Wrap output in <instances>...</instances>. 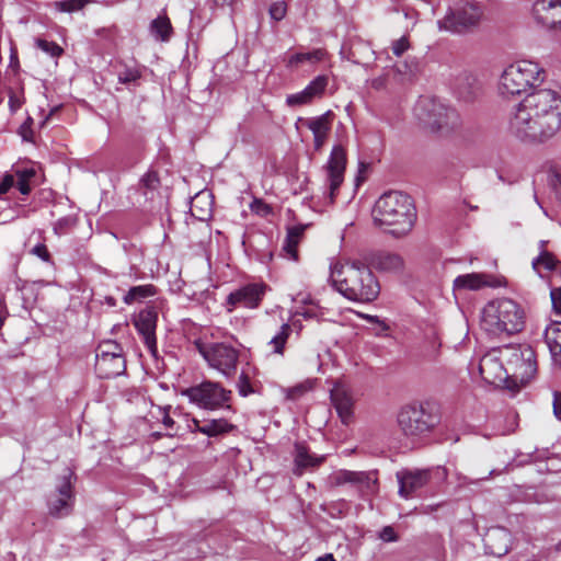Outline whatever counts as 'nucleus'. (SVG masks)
Segmentation results:
<instances>
[{
  "label": "nucleus",
  "instance_id": "nucleus-1",
  "mask_svg": "<svg viewBox=\"0 0 561 561\" xmlns=\"http://www.w3.org/2000/svg\"><path fill=\"white\" fill-rule=\"evenodd\" d=\"M561 130V96L551 89L527 94L510 112L507 131L527 145H541Z\"/></svg>",
  "mask_w": 561,
  "mask_h": 561
},
{
  "label": "nucleus",
  "instance_id": "nucleus-2",
  "mask_svg": "<svg viewBox=\"0 0 561 561\" xmlns=\"http://www.w3.org/2000/svg\"><path fill=\"white\" fill-rule=\"evenodd\" d=\"M328 282L344 297L357 302H371L380 293L376 276L360 262H331Z\"/></svg>",
  "mask_w": 561,
  "mask_h": 561
},
{
  "label": "nucleus",
  "instance_id": "nucleus-3",
  "mask_svg": "<svg viewBox=\"0 0 561 561\" xmlns=\"http://www.w3.org/2000/svg\"><path fill=\"white\" fill-rule=\"evenodd\" d=\"M373 219L377 226L401 237L409 233L416 220V209L412 198L399 191L382 194L373 208Z\"/></svg>",
  "mask_w": 561,
  "mask_h": 561
},
{
  "label": "nucleus",
  "instance_id": "nucleus-4",
  "mask_svg": "<svg viewBox=\"0 0 561 561\" xmlns=\"http://www.w3.org/2000/svg\"><path fill=\"white\" fill-rule=\"evenodd\" d=\"M525 325V311L513 299L489 301L481 311L480 327L490 335L514 334Z\"/></svg>",
  "mask_w": 561,
  "mask_h": 561
},
{
  "label": "nucleus",
  "instance_id": "nucleus-5",
  "mask_svg": "<svg viewBox=\"0 0 561 561\" xmlns=\"http://www.w3.org/2000/svg\"><path fill=\"white\" fill-rule=\"evenodd\" d=\"M545 79L543 69L531 60H517L508 65L502 72L497 90L504 98L525 93L539 85Z\"/></svg>",
  "mask_w": 561,
  "mask_h": 561
},
{
  "label": "nucleus",
  "instance_id": "nucleus-6",
  "mask_svg": "<svg viewBox=\"0 0 561 561\" xmlns=\"http://www.w3.org/2000/svg\"><path fill=\"white\" fill-rule=\"evenodd\" d=\"M485 0H458L446 15L437 21L440 31L466 34L479 27L485 18Z\"/></svg>",
  "mask_w": 561,
  "mask_h": 561
},
{
  "label": "nucleus",
  "instance_id": "nucleus-7",
  "mask_svg": "<svg viewBox=\"0 0 561 561\" xmlns=\"http://www.w3.org/2000/svg\"><path fill=\"white\" fill-rule=\"evenodd\" d=\"M439 419L428 403L413 402L403 405L397 415L401 433L409 438L422 437L431 433Z\"/></svg>",
  "mask_w": 561,
  "mask_h": 561
},
{
  "label": "nucleus",
  "instance_id": "nucleus-8",
  "mask_svg": "<svg viewBox=\"0 0 561 561\" xmlns=\"http://www.w3.org/2000/svg\"><path fill=\"white\" fill-rule=\"evenodd\" d=\"M508 369L510 389L517 391L526 386L537 371L535 353L530 347H504Z\"/></svg>",
  "mask_w": 561,
  "mask_h": 561
},
{
  "label": "nucleus",
  "instance_id": "nucleus-9",
  "mask_svg": "<svg viewBox=\"0 0 561 561\" xmlns=\"http://www.w3.org/2000/svg\"><path fill=\"white\" fill-rule=\"evenodd\" d=\"M208 366L230 379L237 374L240 351L226 342L195 343Z\"/></svg>",
  "mask_w": 561,
  "mask_h": 561
},
{
  "label": "nucleus",
  "instance_id": "nucleus-10",
  "mask_svg": "<svg viewBox=\"0 0 561 561\" xmlns=\"http://www.w3.org/2000/svg\"><path fill=\"white\" fill-rule=\"evenodd\" d=\"M415 117L433 129L454 128L460 122L459 114L436 100L422 98L414 106Z\"/></svg>",
  "mask_w": 561,
  "mask_h": 561
},
{
  "label": "nucleus",
  "instance_id": "nucleus-11",
  "mask_svg": "<svg viewBox=\"0 0 561 561\" xmlns=\"http://www.w3.org/2000/svg\"><path fill=\"white\" fill-rule=\"evenodd\" d=\"M231 391L225 389L219 382L205 380L198 385L182 390V396L204 410H218L230 400Z\"/></svg>",
  "mask_w": 561,
  "mask_h": 561
},
{
  "label": "nucleus",
  "instance_id": "nucleus-12",
  "mask_svg": "<svg viewBox=\"0 0 561 561\" xmlns=\"http://www.w3.org/2000/svg\"><path fill=\"white\" fill-rule=\"evenodd\" d=\"M126 360L118 343L107 342L99 347L95 358V371L100 378L110 379L124 374Z\"/></svg>",
  "mask_w": 561,
  "mask_h": 561
},
{
  "label": "nucleus",
  "instance_id": "nucleus-13",
  "mask_svg": "<svg viewBox=\"0 0 561 561\" xmlns=\"http://www.w3.org/2000/svg\"><path fill=\"white\" fill-rule=\"evenodd\" d=\"M268 290V286L263 282L249 283L232 290L225 300L227 312H232L237 308L256 309Z\"/></svg>",
  "mask_w": 561,
  "mask_h": 561
},
{
  "label": "nucleus",
  "instance_id": "nucleus-14",
  "mask_svg": "<svg viewBox=\"0 0 561 561\" xmlns=\"http://www.w3.org/2000/svg\"><path fill=\"white\" fill-rule=\"evenodd\" d=\"M503 352L504 347L492 350L483 355L479 363V373L482 379L490 385H503L506 388H511L508 385L507 365H504L506 357L503 355Z\"/></svg>",
  "mask_w": 561,
  "mask_h": 561
},
{
  "label": "nucleus",
  "instance_id": "nucleus-15",
  "mask_svg": "<svg viewBox=\"0 0 561 561\" xmlns=\"http://www.w3.org/2000/svg\"><path fill=\"white\" fill-rule=\"evenodd\" d=\"M346 167V152L341 145L333 147L329 161L324 165L325 186L328 188V197L333 203L335 194L344 180V171Z\"/></svg>",
  "mask_w": 561,
  "mask_h": 561
},
{
  "label": "nucleus",
  "instance_id": "nucleus-16",
  "mask_svg": "<svg viewBox=\"0 0 561 561\" xmlns=\"http://www.w3.org/2000/svg\"><path fill=\"white\" fill-rule=\"evenodd\" d=\"M157 321L158 313L151 308L139 311L134 318V325L152 356H157L158 354L156 337Z\"/></svg>",
  "mask_w": 561,
  "mask_h": 561
},
{
  "label": "nucleus",
  "instance_id": "nucleus-17",
  "mask_svg": "<svg viewBox=\"0 0 561 561\" xmlns=\"http://www.w3.org/2000/svg\"><path fill=\"white\" fill-rule=\"evenodd\" d=\"M531 15L542 26L561 30V0H535Z\"/></svg>",
  "mask_w": 561,
  "mask_h": 561
},
{
  "label": "nucleus",
  "instance_id": "nucleus-18",
  "mask_svg": "<svg viewBox=\"0 0 561 561\" xmlns=\"http://www.w3.org/2000/svg\"><path fill=\"white\" fill-rule=\"evenodd\" d=\"M72 485L70 476H65L57 486V494L48 500V512L54 517H64L72 511Z\"/></svg>",
  "mask_w": 561,
  "mask_h": 561
},
{
  "label": "nucleus",
  "instance_id": "nucleus-19",
  "mask_svg": "<svg viewBox=\"0 0 561 561\" xmlns=\"http://www.w3.org/2000/svg\"><path fill=\"white\" fill-rule=\"evenodd\" d=\"M399 482V494L404 499L411 497L417 490L422 489L430 481L427 470H404L397 473Z\"/></svg>",
  "mask_w": 561,
  "mask_h": 561
},
{
  "label": "nucleus",
  "instance_id": "nucleus-20",
  "mask_svg": "<svg viewBox=\"0 0 561 561\" xmlns=\"http://www.w3.org/2000/svg\"><path fill=\"white\" fill-rule=\"evenodd\" d=\"M497 277L485 274V273H469L459 275L454 279V290H479L484 287H497L500 286Z\"/></svg>",
  "mask_w": 561,
  "mask_h": 561
},
{
  "label": "nucleus",
  "instance_id": "nucleus-21",
  "mask_svg": "<svg viewBox=\"0 0 561 561\" xmlns=\"http://www.w3.org/2000/svg\"><path fill=\"white\" fill-rule=\"evenodd\" d=\"M346 482L359 484L364 486L367 491L373 492L375 490L377 478L375 473L346 470L335 471L329 477V483L331 485H339Z\"/></svg>",
  "mask_w": 561,
  "mask_h": 561
},
{
  "label": "nucleus",
  "instance_id": "nucleus-22",
  "mask_svg": "<svg viewBox=\"0 0 561 561\" xmlns=\"http://www.w3.org/2000/svg\"><path fill=\"white\" fill-rule=\"evenodd\" d=\"M330 398L340 419L344 424H347L353 413V400L345 385L335 382L330 389Z\"/></svg>",
  "mask_w": 561,
  "mask_h": 561
},
{
  "label": "nucleus",
  "instance_id": "nucleus-23",
  "mask_svg": "<svg viewBox=\"0 0 561 561\" xmlns=\"http://www.w3.org/2000/svg\"><path fill=\"white\" fill-rule=\"evenodd\" d=\"M455 92L460 101L471 103L479 98L481 84L474 75L465 72L457 78Z\"/></svg>",
  "mask_w": 561,
  "mask_h": 561
},
{
  "label": "nucleus",
  "instance_id": "nucleus-24",
  "mask_svg": "<svg viewBox=\"0 0 561 561\" xmlns=\"http://www.w3.org/2000/svg\"><path fill=\"white\" fill-rule=\"evenodd\" d=\"M510 534L504 528L491 529L484 537V546L489 553L502 557L508 552Z\"/></svg>",
  "mask_w": 561,
  "mask_h": 561
},
{
  "label": "nucleus",
  "instance_id": "nucleus-25",
  "mask_svg": "<svg viewBox=\"0 0 561 561\" xmlns=\"http://www.w3.org/2000/svg\"><path fill=\"white\" fill-rule=\"evenodd\" d=\"M213 202L210 194L207 192H201L196 194L191 201V214L198 220H207L211 216Z\"/></svg>",
  "mask_w": 561,
  "mask_h": 561
},
{
  "label": "nucleus",
  "instance_id": "nucleus-26",
  "mask_svg": "<svg viewBox=\"0 0 561 561\" xmlns=\"http://www.w3.org/2000/svg\"><path fill=\"white\" fill-rule=\"evenodd\" d=\"M305 227L295 226L288 229L282 251L284 255L293 261L298 260L297 245L300 242Z\"/></svg>",
  "mask_w": 561,
  "mask_h": 561
},
{
  "label": "nucleus",
  "instance_id": "nucleus-27",
  "mask_svg": "<svg viewBox=\"0 0 561 561\" xmlns=\"http://www.w3.org/2000/svg\"><path fill=\"white\" fill-rule=\"evenodd\" d=\"M149 30L151 35L160 42H169L173 34L171 21L167 15H158L153 19Z\"/></svg>",
  "mask_w": 561,
  "mask_h": 561
},
{
  "label": "nucleus",
  "instance_id": "nucleus-28",
  "mask_svg": "<svg viewBox=\"0 0 561 561\" xmlns=\"http://www.w3.org/2000/svg\"><path fill=\"white\" fill-rule=\"evenodd\" d=\"M375 266L383 272L396 273L403 268V260L396 253H379L374 260Z\"/></svg>",
  "mask_w": 561,
  "mask_h": 561
},
{
  "label": "nucleus",
  "instance_id": "nucleus-29",
  "mask_svg": "<svg viewBox=\"0 0 561 561\" xmlns=\"http://www.w3.org/2000/svg\"><path fill=\"white\" fill-rule=\"evenodd\" d=\"M545 340L552 357L561 358V321L551 323L545 332Z\"/></svg>",
  "mask_w": 561,
  "mask_h": 561
},
{
  "label": "nucleus",
  "instance_id": "nucleus-30",
  "mask_svg": "<svg viewBox=\"0 0 561 561\" xmlns=\"http://www.w3.org/2000/svg\"><path fill=\"white\" fill-rule=\"evenodd\" d=\"M546 242H540L541 252L537 259L533 261V267L534 270L542 275V272H551L557 268L559 265V261L556 259V256L545 250Z\"/></svg>",
  "mask_w": 561,
  "mask_h": 561
},
{
  "label": "nucleus",
  "instance_id": "nucleus-31",
  "mask_svg": "<svg viewBox=\"0 0 561 561\" xmlns=\"http://www.w3.org/2000/svg\"><path fill=\"white\" fill-rule=\"evenodd\" d=\"M291 327L288 323H283L279 330L275 333L274 336L268 341L267 346L271 347V353L276 355H283L285 351V345L287 343L288 337L291 334Z\"/></svg>",
  "mask_w": 561,
  "mask_h": 561
},
{
  "label": "nucleus",
  "instance_id": "nucleus-32",
  "mask_svg": "<svg viewBox=\"0 0 561 561\" xmlns=\"http://www.w3.org/2000/svg\"><path fill=\"white\" fill-rule=\"evenodd\" d=\"M314 466V459L308 454L307 447L297 443L295 445V473L302 474L304 470Z\"/></svg>",
  "mask_w": 561,
  "mask_h": 561
},
{
  "label": "nucleus",
  "instance_id": "nucleus-33",
  "mask_svg": "<svg viewBox=\"0 0 561 561\" xmlns=\"http://www.w3.org/2000/svg\"><path fill=\"white\" fill-rule=\"evenodd\" d=\"M157 294V289L151 284L146 285H139L131 287L126 295L124 296L123 300L127 305H131L135 301H140L141 299L152 297Z\"/></svg>",
  "mask_w": 561,
  "mask_h": 561
},
{
  "label": "nucleus",
  "instance_id": "nucleus-34",
  "mask_svg": "<svg viewBox=\"0 0 561 561\" xmlns=\"http://www.w3.org/2000/svg\"><path fill=\"white\" fill-rule=\"evenodd\" d=\"M316 95V79L311 80L305 90L289 94L286 99V102L289 106H298L311 103L313 96Z\"/></svg>",
  "mask_w": 561,
  "mask_h": 561
},
{
  "label": "nucleus",
  "instance_id": "nucleus-35",
  "mask_svg": "<svg viewBox=\"0 0 561 561\" xmlns=\"http://www.w3.org/2000/svg\"><path fill=\"white\" fill-rule=\"evenodd\" d=\"M232 426L224 419L207 421L202 427H198V432L209 437L217 436L222 433H227Z\"/></svg>",
  "mask_w": 561,
  "mask_h": 561
},
{
  "label": "nucleus",
  "instance_id": "nucleus-36",
  "mask_svg": "<svg viewBox=\"0 0 561 561\" xmlns=\"http://www.w3.org/2000/svg\"><path fill=\"white\" fill-rule=\"evenodd\" d=\"M251 367L242 368L237 382V389L241 397H248L255 392L252 383Z\"/></svg>",
  "mask_w": 561,
  "mask_h": 561
},
{
  "label": "nucleus",
  "instance_id": "nucleus-37",
  "mask_svg": "<svg viewBox=\"0 0 561 561\" xmlns=\"http://www.w3.org/2000/svg\"><path fill=\"white\" fill-rule=\"evenodd\" d=\"M15 185L21 194L27 195L31 192L30 180L35 176L33 169H23L15 172Z\"/></svg>",
  "mask_w": 561,
  "mask_h": 561
},
{
  "label": "nucleus",
  "instance_id": "nucleus-38",
  "mask_svg": "<svg viewBox=\"0 0 561 561\" xmlns=\"http://www.w3.org/2000/svg\"><path fill=\"white\" fill-rule=\"evenodd\" d=\"M334 119V113L327 111L320 117H318V147L323 142L327 134L329 133L332 122Z\"/></svg>",
  "mask_w": 561,
  "mask_h": 561
},
{
  "label": "nucleus",
  "instance_id": "nucleus-39",
  "mask_svg": "<svg viewBox=\"0 0 561 561\" xmlns=\"http://www.w3.org/2000/svg\"><path fill=\"white\" fill-rule=\"evenodd\" d=\"M160 185V180L156 171L146 172L139 181V190L142 191L144 195L148 192L156 191Z\"/></svg>",
  "mask_w": 561,
  "mask_h": 561
},
{
  "label": "nucleus",
  "instance_id": "nucleus-40",
  "mask_svg": "<svg viewBox=\"0 0 561 561\" xmlns=\"http://www.w3.org/2000/svg\"><path fill=\"white\" fill-rule=\"evenodd\" d=\"M313 380L307 379L304 382H300L287 390V398L290 400H297L302 397L305 393L311 391L313 389Z\"/></svg>",
  "mask_w": 561,
  "mask_h": 561
},
{
  "label": "nucleus",
  "instance_id": "nucleus-41",
  "mask_svg": "<svg viewBox=\"0 0 561 561\" xmlns=\"http://www.w3.org/2000/svg\"><path fill=\"white\" fill-rule=\"evenodd\" d=\"M297 304H309L310 307L298 308L295 312L296 316H301L304 319H312L314 317L312 300L309 295L298 294L296 297Z\"/></svg>",
  "mask_w": 561,
  "mask_h": 561
},
{
  "label": "nucleus",
  "instance_id": "nucleus-42",
  "mask_svg": "<svg viewBox=\"0 0 561 561\" xmlns=\"http://www.w3.org/2000/svg\"><path fill=\"white\" fill-rule=\"evenodd\" d=\"M35 45L51 57H59L64 53V49L57 43L44 38H36Z\"/></svg>",
  "mask_w": 561,
  "mask_h": 561
},
{
  "label": "nucleus",
  "instance_id": "nucleus-43",
  "mask_svg": "<svg viewBox=\"0 0 561 561\" xmlns=\"http://www.w3.org/2000/svg\"><path fill=\"white\" fill-rule=\"evenodd\" d=\"M92 0H62L56 2V8L61 12H76L83 9Z\"/></svg>",
  "mask_w": 561,
  "mask_h": 561
},
{
  "label": "nucleus",
  "instance_id": "nucleus-44",
  "mask_svg": "<svg viewBox=\"0 0 561 561\" xmlns=\"http://www.w3.org/2000/svg\"><path fill=\"white\" fill-rule=\"evenodd\" d=\"M141 77V71L136 67H124L118 72V81L123 84L134 83Z\"/></svg>",
  "mask_w": 561,
  "mask_h": 561
},
{
  "label": "nucleus",
  "instance_id": "nucleus-45",
  "mask_svg": "<svg viewBox=\"0 0 561 561\" xmlns=\"http://www.w3.org/2000/svg\"><path fill=\"white\" fill-rule=\"evenodd\" d=\"M31 255L37 256L43 262L53 265L54 261L45 243L38 242L28 250Z\"/></svg>",
  "mask_w": 561,
  "mask_h": 561
},
{
  "label": "nucleus",
  "instance_id": "nucleus-46",
  "mask_svg": "<svg viewBox=\"0 0 561 561\" xmlns=\"http://www.w3.org/2000/svg\"><path fill=\"white\" fill-rule=\"evenodd\" d=\"M250 209L253 214L261 217H267L273 213L272 206L260 198H254L251 202Z\"/></svg>",
  "mask_w": 561,
  "mask_h": 561
},
{
  "label": "nucleus",
  "instance_id": "nucleus-47",
  "mask_svg": "<svg viewBox=\"0 0 561 561\" xmlns=\"http://www.w3.org/2000/svg\"><path fill=\"white\" fill-rule=\"evenodd\" d=\"M550 185L556 199L561 203V172L559 170L553 172Z\"/></svg>",
  "mask_w": 561,
  "mask_h": 561
},
{
  "label": "nucleus",
  "instance_id": "nucleus-48",
  "mask_svg": "<svg viewBox=\"0 0 561 561\" xmlns=\"http://www.w3.org/2000/svg\"><path fill=\"white\" fill-rule=\"evenodd\" d=\"M410 47V43L407 36H402L401 38L394 41L392 43V53L400 57L403 53H405Z\"/></svg>",
  "mask_w": 561,
  "mask_h": 561
},
{
  "label": "nucleus",
  "instance_id": "nucleus-49",
  "mask_svg": "<svg viewBox=\"0 0 561 561\" xmlns=\"http://www.w3.org/2000/svg\"><path fill=\"white\" fill-rule=\"evenodd\" d=\"M15 185V175L5 174L0 181V198Z\"/></svg>",
  "mask_w": 561,
  "mask_h": 561
},
{
  "label": "nucleus",
  "instance_id": "nucleus-50",
  "mask_svg": "<svg viewBox=\"0 0 561 561\" xmlns=\"http://www.w3.org/2000/svg\"><path fill=\"white\" fill-rule=\"evenodd\" d=\"M270 14H271V18L276 20V21H280L285 14H286V7L283 2H277V3H274L271 8H270Z\"/></svg>",
  "mask_w": 561,
  "mask_h": 561
},
{
  "label": "nucleus",
  "instance_id": "nucleus-51",
  "mask_svg": "<svg viewBox=\"0 0 561 561\" xmlns=\"http://www.w3.org/2000/svg\"><path fill=\"white\" fill-rule=\"evenodd\" d=\"M550 296L556 313L561 316V286L551 289Z\"/></svg>",
  "mask_w": 561,
  "mask_h": 561
},
{
  "label": "nucleus",
  "instance_id": "nucleus-52",
  "mask_svg": "<svg viewBox=\"0 0 561 561\" xmlns=\"http://www.w3.org/2000/svg\"><path fill=\"white\" fill-rule=\"evenodd\" d=\"M213 3V7L216 9H230V14L234 11V5L237 0H209Z\"/></svg>",
  "mask_w": 561,
  "mask_h": 561
},
{
  "label": "nucleus",
  "instance_id": "nucleus-53",
  "mask_svg": "<svg viewBox=\"0 0 561 561\" xmlns=\"http://www.w3.org/2000/svg\"><path fill=\"white\" fill-rule=\"evenodd\" d=\"M380 539H382L386 542H391L397 540V535L394 533V529L391 526H386L382 528V530L379 534Z\"/></svg>",
  "mask_w": 561,
  "mask_h": 561
},
{
  "label": "nucleus",
  "instance_id": "nucleus-54",
  "mask_svg": "<svg viewBox=\"0 0 561 561\" xmlns=\"http://www.w3.org/2000/svg\"><path fill=\"white\" fill-rule=\"evenodd\" d=\"M22 104H23L22 98L20 95H18L16 93L11 92L9 95V107H10L11 112L14 113L18 110H20Z\"/></svg>",
  "mask_w": 561,
  "mask_h": 561
},
{
  "label": "nucleus",
  "instance_id": "nucleus-55",
  "mask_svg": "<svg viewBox=\"0 0 561 561\" xmlns=\"http://www.w3.org/2000/svg\"><path fill=\"white\" fill-rule=\"evenodd\" d=\"M310 58H311V54H295V55L290 56V58L288 60V65L289 66L298 65L299 62H302Z\"/></svg>",
  "mask_w": 561,
  "mask_h": 561
},
{
  "label": "nucleus",
  "instance_id": "nucleus-56",
  "mask_svg": "<svg viewBox=\"0 0 561 561\" xmlns=\"http://www.w3.org/2000/svg\"><path fill=\"white\" fill-rule=\"evenodd\" d=\"M553 411H554L556 416L561 420V392L554 393Z\"/></svg>",
  "mask_w": 561,
  "mask_h": 561
},
{
  "label": "nucleus",
  "instance_id": "nucleus-57",
  "mask_svg": "<svg viewBox=\"0 0 561 561\" xmlns=\"http://www.w3.org/2000/svg\"><path fill=\"white\" fill-rule=\"evenodd\" d=\"M9 66L13 69L19 66L18 49L13 44H11V48H10V65Z\"/></svg>",
  "mask_w": 561,
  "mask_h": 561
},
{
  "label": "nucleus",
  "instance_id": "nucleus-58",
  "mask_svg": "<svg viewBox=\"0 0 561 561\" xmlns=\"http://www.w3.org/2000/svg\"><path fill=\"white\" fill-rule=\"evenodd\" d=\"M328 83V78L324 76H318V94L324 91Z\"/></svg>",
  "mask_w": 561,
  "mask_h": 561
},
{
  "label": "nucleus",
  "instance_id": "nucleus-59",
  "mask_svg": "<svg viewBox=\"0 0 561 561\" xmlns=\"http://www.w3.org/2000/svg\"><path fill=\"white\" fill-rule=\"evenodd\" d=\"M162 423L167 426V427H172L173 424H174V421L173 419L169 415V414H164L163 415V419H162Z\"/></svg>",
  "mask_w": 561,
  "mask_h": 561
},
{
  "label": "nucleus",
  "instance_id": "nucleus-60",
  "mask_svg": "<svg viewBox=\"0 0 561 561\" xmlns=\"http://www.w3.org/2000/svg\"><path fill=\"white\" fill-rule=\"evenodd\" d=\"M192 432H198V427H202V424L199 423L198 420L196 419H193L192 420V425H190Z\"/></svg>",
  "mask_w": 561,
  "mask_h": 561
},
{
  "label": "nucleus",
  "instance_id": "nucleus-61",
  "mask_svg": "<svg viewBox=\"0 0 561 561\" xmlns=\"http://www.w3.org/2000/svg\"><path fill=\"white\" fill-rule=\"evenodd\" d=\"M307 125L309 129L313 133V136L316 137V119L307 121Z\"/></svg>",
  "mask_w": 561,
  "mask_h": 561
},
{
  "label": "nucleus",
  "instance_id": "nucleus-62",
  "mask_svg": "<svg viewBox=\"0 0 561 561\" xmlns=\"http://www.w3.org/2000/svg\"><path fill=\"white\" fill-rule=\"evenodd\" d=\"M318 561H335L333 554L331 553H328L321 558H318Z\"/></svg>",
  "mask_w": 561,
  "mask_h": 561
},
{
  "label": "nucleus",
  "instance_id": "nucleus-63",
  "mask_svg": "<svg viewBox=\"0 0 561 561\" xmlns=\"http://www.w3.org/2000/svg\"><path fill=\"white\" fill-rule=\"evenodd\" d=\"M415 68H416V64H413L411 67H409V69H408V70L402 71V70L399 68V71H400V72H404V73H407V72H413Z\"/></svg>",
  "mask_w": 561,
  "mask_h": 561
},
{
  "label": "nucleus",
  "instance_id": "nucleus-64",
  "mask_svg": "<svg viewBox=\"0 0 561 561\" xmlns=\"http://www.w3.org/2000/svg\"><path fill=\"white\" fill-rule=\"evenodd\" d=\"M324 51H322L321 49H318L317 51V55H318V62L322 60L323 56H324Z\"/></svg>",
  "mask_w": 561,
  "mask_h": 561
}]
</instances>
